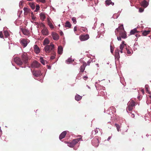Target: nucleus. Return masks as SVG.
<instances>
[{
  "label": "nucleus",
  "instance_id": "5fc2aeb1",
  "mask_svg": "<svg viewBox=\"0 0 151 151\" xmlns=\"http://www.w3.org/2000/svg\"><path fill=\"white\" fill-rule=\"evenodd\" d=\"M60 35L61 36H62L63 35V32L61 31L60 32Z\"/></svg>",
  "mask_w": 151,
  "mask_h": 151
},
{
  "label": "nucleus",
  "instance_id": "cd10ccee",
  "mask_svg": "<svg viewBox=\"0 0 151 151\" xmlns=\"http://www.w3.org/2000/svg\"><path fill=\"white\" fill-rule=\"evenodd\" d=\"M150 32V30L145 31L142 32V34L144 36H146L149 34Z\"/></svg>",
  "mask_w": 151,
  "mask_h": 151
},
{
  "label": "nucleus",
  "instance_id": "37998d69",
  "mask_svg": "<svg viewBox=\"0 0 151 151\" xmlns=\"http://www.w3.org/2000/svg\"><path fill=\"white\" fill-rule=\"evenodd\" d=\"M126 50H127V54H131V52L128 49L126 48Z\"/></svg>",
  "mask_w": 151,
  "mask_h": 151
},
{
  "label": "nucleus",
  "instance_id": "f3484780",
  "mask_svg": "<svg viewBox=\"0 0 151 151\" xmlns=\"http://www.w3.org/2000/svg\"><path fill=\"white\" fill-rule=\"evenodd\" d=\"M22 32L23 34L26 35H28L29 34V31L25 29L24 28L22 29Z\"/></svg>",
  "mask_w": 151,
  "mask_h": 151
},
{
  "label": "nucleus",
  "instance_id": "dca6fc26",
  "mask_svg": "<svg viewBox=\"0 0 151 151\" xmlns=\"http://www.w3.org/2000/svg\"><path fill=\"white\" fill-rule=\"evenodd\" d=\"M34 49L35 52L36 53L38 54L40 52V49L37 45H34Z\"/></svg>",
  "mask_w": 151,
  "mask_h": 151
},
{
  "label": "nucleus",
  "instance_id": "680f3d73",
  "mask_svg": "<svg viewBox=\"0 0 151 151\" xmlns=\"http://www.w3.org/2000/svg\"><path fill=\"white\" fill-rule=\"evenodd\" d=\"M64 27H66V22L64 24Z\"/></svg>",
  "mask_w": 151,
  "mask_h": 151
},
{
  "label": "nucleus",
  "instance_id": "de8ad7c7",
  "mask_svg": "<svg viewBox=\"0 0 151 151\" xmlns=\"http://www.w3.org/2000/svg\"><path fill=\"white\" fill-rule=\"evenodd\" d=\"M144 10V9L141 8H139V12H143Z\"/></svg>",
  "mask_w": 151,
  "mask_h": 151
},
{
  "label": "nucleus",
  "instance_id": "79ce46f5",
  "mask_svg": "<svg viewBox=\"0 0 151 151\" xmlns=\"http://www.w3.org/2000/svg\"><path fill=\"white\" fill-rule=\"evenodd\" d=\"M91 63V60H89L87 62V63H86L87 64V65H90V63Z\"/></svg>",
  "mask_w": 151,
  "mask_h": 151
},
{
  "label": "nucleus",
  "instance_id": "a19ab883",
  "mask_svg": "<svg viewBox=\"0 0 151 151\" xmlns=\"http://www.w3.org/2000/svg\"><path fill=\"white\" fill-rule=\"evenodd\" d=\"M125 46L122 45H120V50H122L125 47Z\"/></svg>",
  "mask_w": 151,
  "mask_h": 151
},
{
  "label": "nucleus",
  "instance_id": "e2e57ef3",
  "mask_svg": "<svg viewBox=\"0 0 151 151\" xmlns=\"http://www.w3.org/2000/svg\"><path fill=\"white\" fill-rule=\"evenodd\" d=\"M150 98L151 101V96H150Z\"/></svg>",
  "mask_w": 151,
  "mask_h": 151
},
{
  "label": "nucleus",
  "instance_id": "a18cd8bd",
  "mask_svg": "<svg viewBox=\"0 0 151 151\" xmlns=\"http://www.w3.org/2000/svg\"><path fill=\"white\" fill-rule=\"evenodd\" d=\"M0 37L1 38H3V34L1 32H0Z\"/></svg>",
  "mask_w": 151,
  "mask_h": 151
},
{
  "label": "nucleus",
  "instance_id": "bb28decb",
  "mask_svg": "<svg viewBox=\"0 0 151 151\" xmlns=\"http://www.w3.org/2000/svg\"><path fill=\"white\" fill-rule=\"evenodd\" d=\"M49 43V41L48 39L47 38H45L44 39L43 44L44 45H45L46 44H48Z\"/></svg>",
  "mask_w": 151,
  "mask_h": 151
},
{
  "label": "nucleus",
  "instance_id": "7ed1b4c3",
  "mask_svg": "<svg viewBox=\"0 0 151 151\" xmlns=\"http://www.w3.org/2000/svg\"><path fill=\"white\" fill-rule=\"evenodd\" d=\"M81 140H82L81 138L74 139L71 142H67V144L68 146L69 147H73Z\"/></svg>",
  "mask_w": 151,
  "mask_h": 151
},
{
  "label": "nucleus",
  "instance_id": "20e7f679",
  "mask_svg": "<svg viewBox=\"0 0 151 151\" xmlns=\"http://www.w3.org/2000/svg\"><path fill=\"white\" fill-rule=\"evenodd\" d=\"M21 58L23 63L26 64L28 63V57L27 53L26 52L23 53L22 55Z\"/></svg>",
  "mask_w": 151,
  "mask_h": 151
},
{
  "label": "nucleus",
  "instance_id": "3c124183",
  "mask_svg": "<svg viewBox=\"0 0 151 151\" xmlns=\"http://www.w3.org/2000/svg\"><path fill=\"white\" fill-rule=\"evenodd\" d=\"M83 78L85 80H86L87 79V78H88V77L87 76H83Z\"/></svg>",
  "mask_w": 151,
  "mask_h": 151
},
{
  "label": "nucleus",
  "instance_id": "f257e3e1",
  "mask_svg": "<svg viewBox=\"0 0 151 151\" xmlns=\"http://www.w3.org/2000/svg\"><path fill=\"white\" fill-rule=\"evenodd\" d=\"M116 34L119 33V36L117 37V38L118 40L121 41V37L123 38H125L127 37V35L126 32L125 31L123 25L121 24L118 28L116 29L115 31Z\"/></svg>",
  "mask_w": 151,
  "mask_h": 151
},
{
  "label": "nucleus",
  "instance_id": "4d7b16f0",
  "mask_svg": "<svg viewBox=\"0 0 151 151\" xmlns=\"http://www.w3.org/2000/svg\"><path fill=\"white\" fill-rule=\"evenodd\" d=\"M135 36L137 37H139L140 36L138 34H136Z\"/></svg>",
  "mask_w": 151,
  "mask_h": 151
},
{
  "label": "nucleus",
  "instance_id": "5701e85b",
  "mask_svg": "<svg viewBox=\"0 0 151 151\" xmlns=\"http://www.w3.org/2000/svg\"><path fill=\"white\" fill-rule=\"evenodd\" d=\"M63 47L61 46H59L58 48V53L59 54H61L63 52Z\"/></svg>",
  "mask_w": 151,
  "mask_h": 151
},
{
  "label": "nucleus",
  "instance_id": "0eeeda50",
  "mask_svg": "<svg viewBox=\"0 0 151 151\" xmlns=\"http://www.w3.org/2000/svg\"><path fill=\"white\" fill-rule=\"evenodd\" d=\"M20 43L24 47L27 46L28 41L26 39H23L20 40Z\"/></svg>",
  "mask_w": 151,
  "mask_h": 151
},
{
  "label": "nucleus",
  "instance_id": "6e6552de",
  "mask_svg": "<svg viewBox=\"0 0 151 151\" xmlns=\"http://www.w3.org/2000/svg\"><path fill=\"white\" fill-rule=\"evenodd\" d=\"M82 63V65L80 68V73L83 72L85 70L86 66H87V64L84 61H83Z\"/></svg>",
  "mask_w": 151,
  "mask_h": 151
},
{
  "label": "nucleus",
  "instance_id": "ddd939ff",
  "mask_svg": "<svg viewBox=\"0 0 151 151\" xmlns=\"http://www.w3.org/2000/svg\"><path fill=\"white\" fill-rule=\"evenodd\" d=\"M119 50L117 49L116 50L115 53V57L116 59H117L118 60L120 58V55L119 54Z\"/></svg>",
  "mask_w": 151,
  "mask_h": 151
},
{
  "label": "nucleus",
  "instance_id": "72a5a7b5",
  "mask_svg": "<svg viewBox=\"0 0 151 151\" xmlns=\"http://www.w3.org/2000/svg\"><path fill=\"white\" fill-rule=\"evenodd\" d=\"M72 20L74 24H76V17H73L72 18Z\"/></svg>",
  "mask_w": 151,
  "mask_h": 151
},
{
  "label": "nucleus",
  "instance_id": "c85d7f7f",
  "mask_svg": "<svg viewBox=\"0 0 151 151\" xmlns=\"http://www.w3.org/2000/svg\"><path fill=\"white\" fill-rule=\"evenodd\" d=\"M24 13L27 14L30 11V9H29L26 7H24Z\"/></svg>",
  "mask_w": 151,
  "mask_h": 151
},
{
  "label": "nucleus",
  "instance_id": "7c9ffc66",
  "mask_svg": "<svg viewBox=\"0 0 151 151\" xmlns=\"http://www.w3.org/2000/svg\"><path fill=\"white\" fill-rule=\"evenodd\" d=\"M115 126L116 127V129L119 132L120 131V126L119 125L117 124H115Z\"/></svg>",
  "mask_w": 151,
  "mask_h": 151
},
{
  "label": "nucleus",
  "instance_id": "a211bd4d",
  "mask_svg": "<svg viewBox=\"0 0 151 151\" xmlns=\"http://www.w3.org/2000/svg\"><path fill=\"white\" fill-rule=\"evenodd\" d=\"M40 18L42 21L44 20L46 18L45 15L44 13H41L40 14Z\"/></svg>",
  "mask_w": 151,
  "mask_h": 151
},
{
  "label": "nucleus",
  "instance_id": "4c0bfd02",
  "mask_svg": "<svg viewBox=\"0 0 151 151\" xmlns=\"http://www.w3.org/2000/svg\"><path fill=\"white\" fill-rule=\"evenodd\" d=\"M71 26V25L70 22L68 21H67V27H68L69 28H70Z\"/></svg>",
  "mask_w": 151,
  "mask_h": 151
},
{
  "label": "nucleus",
  "instance_id": "c756f323",
  "mask_svg": "<svg viewBox=\"0 0 151 151\" xmlns=\"http://www.w3.org/2000/svg\"><path fill=\"white\" fill-rule=\"evenodd\" d=\"M29 4L30 5L31 7L33 9H34L35 8V5L34 3H32L31 2L29 3Z\"/></svg>",
  "mask_w": 151,
  "mask_h": 151
},
{
  "label": "nucleus",
  "instance_id": "864d4df0",
  "mask_svg": "<svg viewBox=\"0 0 151 151\" xmlns=\"http://www.w3.org/2000/svg\"><path fill=\"white\" fill-rule=\"evenodd\" d=\"M120 45H125V44H124V41H123L122 42V44Z\"/></svg>",
  "mask_w": 151,
  "mask_h": 151
},
{
  "label": "nucleus",
  "instance_id": "052dcab7",
  "mask_svg": "<svg viewBox=\"0 0 151 151\" xmlns=\"http://www.w3.org/2000/svg\"><path fill=\"white\" fill-rule=\"evenodd\" d=\"M120 52L121 53H123V50H120Z\"/></svg>",
  "mask_w": 151,
  "mask_h": 151
},
{
  "label": "nucleus",
  "instance_id": "473e14b6",
  "mask_svg": "<svg viewBox=\"0 0 151 151\" xmlns=\"http://www.w3.org/2000/svg\"><path fill=\"white\" fill-rule=\"evenodd\" d=\"M74 61V60H72L71 58H69L67 60V62L72 63Z\"/></svg>",
  "mask_w": 151,
  "mask_h": 151
},
{
  "label": "nucleus",
  "instance_id": "c9c22d12",
  "mask_svg": "<svg viewBox=\"0 0 151 151\" xmlns=\"http://www.w3.org/2000/svg\"><path fill=\"white\" fill-rule=\"evenodd\" d=\"M40 8V6L39 5H36V9L35 10V12H37L39 10Z\"/></svg>",
  "mask_w": 151,
  "mask_h": 151
},
{
  "label": "nucleus",
  "instance_id": "f03ea898",
  "mask_svg": "<svg viewBox=\"0 0 151 151\" xmlns=\"http://www.w3.org/2000/svg\"><path fill=\"white\" fill-rule=\"evenodd\" d=\"M45 51L46 52L49 53L51 52H52L55 51V48L54 45L51 43L50 45H47L44 48Z\"/></svg>",
  "mask_w": 151,
  "mask_h": 151
},
{
  "label": "nucleus",
  "instance_id": "1a4fd4ad",
  "mask_svg": "<svg viewBox=\"0 0 151 151\" xmlns=\"http://www.w3.org/2000/svg\"><path fill=\"white\" fill-rule=\"evenodd\" d=\"M89 37V35L88 34L85 35H81L79 36V38L81 41H85L87 40Z\"/></svg>",
  "mask_w": 151,
  "mask_h": 151
},
{
  "label": "nucleus",
  "instance_id": "603ef678",
  "mask_svg": "<svg viewBox=\"0 0 151 151\" xmlns=\"http://www.w3.org/2000/svg\"><path fill=\"white\" fill-rule=\"evenodd\" d=\"M77 27L76 26H75L74 27V32H76L77 31Z\"/></svg>",
  "mask_w": 151,
  "mask_h": 151
},
{
  "label": "nucleus",
  "instance_id": "393cba45",
  "mask_svg": "<svg viewBox=\"0 0 151 151\" xmlns=\"http://www.w3.org/2000/svg\"><path fill=\"white\" fill-rule=\"evenodd\" d=\"M47 23L48 25L51 29H52L54 28V26L53 25L50 20H48V21Z\"/></svg>",
  "mask_w": 151,
  "mask_h": 151
},
{
  "label": "nucleus",
  "instance_id": "c03bdc74",
  "mask_svg": "<svg viewBox=\"0 0 151 151\" xmlns=\"http://www.w3.org/2000/svg\"><path fill=\"white\" fill-rule=\"evenodd\" d=\"M110 50H111V53H113L114 51V50L112 49V46L111 45L110 46Z\"/></svg>",
  "mask_w": 151,
  "mask_h": 151
},
{
  "label": "nucleus",
  "instance_id": "f704fd0d",
  "mask_svg": "<svg viewBox=\"0 0 151 151\" xmlns=\"http://www.w3.org/2000/svg\"><path fill=\"white\" fill-rule=\"evenodd\" d=\"M31 18L34 21L35 20V19L36 18V17L34 16L32 12L31 13Z\"/></svg>",
  "mask_w": 151,
  "mask_h": 151
},
{
  "label": "nucleus",
  "instance_id": "49530a36",
  "mask_svg": "<svg viewBox=\"0 0 151 151\" xmlns=\"http://www.w3.org/2000/svg\"><path fill=\"white\" fill-rule=\"evenodd\" d=\"M99 129H98L97 128H96L95 129L94 131L95 132V134H96V133H98V132L99 131Z\"/></svg>",
  "mask_w": 151,
  "mask_h": 151
},
{
  "label": "nucleus",
  "instance_id": "a878e982",
  "mask_svg": "<svg viewBox=\"0 0 151 151\" xmlns=\"http://www.w3.org/2000/svg\"><path fill=\"white\" fill-rule=\"evenodd\" d=\"M51 54L52 55L50 57V59L53 60L55 58V57L56 56V52H52Z\"/></svg>",
  "mask_w": 151,
  "mask_h": 151
},
{
  "label": "nucleus",
  "instance_id": "8fccbe9b",
  "mask_svg": "<svg viewBox=\"0 0 151 151\" xmlns=\"http://www.w3.org/2000/svg\"><path fill=\"white\" fill-rule=\"evenodd\" d=\"M39 1L43 3H44L45 2V0H39Z\"/></svg>",
  "mask_w": 151,
  "mask_h": 151
},
{
  "label": "nucleus",
  "instance_id": "423d86ee",
  "mask_svg": "<svg viewBox=\"0 0 151 151\" xmlns=\"http://www.w3.org/2000/svg\"><path fill=\"white\" fill-rule=\"evenodd\" d=\"M14 62L19 65H22L23 63L21 59L18 57L14 58Z\"/></svg>",
  "mask_w": 151,
  "mask_h": 151
},
{
  "label": "nucleus",
  "instance_id": "b1692460",
  "mask_svg": "<svg viewBox=\"0 0 151 151\" xmlns=\"http://www.w3.org/2000/svg\"><path fill=\"white\" fill-rule=\"evenodd\" d=\"M82 98V96L78 95H77L75 96V99L76 101H80Z\"/></svg>",
  "mask_w": 151,
  "mask_h": 151
},
{
  "label": "nucleus",
  "instance_id": "2eb2a0df",
  "mask_svg": "<svg viewBox=\"0 0 151 151\" xmlns=\"http://www.w3.org/2000/svg\"><path fill=\"white\" fill-rule=\"evenodd\" d=\"M40 65V64L37 61L34 62L32 64V66L36 68L39 67Z\"/></svg>",
  "mask_w": 151,
  "mask_h": 151
},
{
  "label": "nucleus",
  "instance_id": "bf43d9fd",
  "mask_svg": "<svg viewBox=\"0 0 151 151\" xmlns=\"http://www.w3.org/2000/svg\"><path fill=\"white\" fill-rule=\"evenodd\" d=\"M110 138H111V137H109L107 139L108 141H109L110 139Z\"/></svg>",
  "mask_w": 151,
  "mask_h": 151
},
{
  "label": "nucleus",
  "instance_id": "e433bc0d",
  "mask_svg": "<svg viewBox=\"0 0 151 151\" xmlns=\"http://www.w3.org/2000/svg\"><path fill=\"white\" fill-rule=\"evenodd\" d=\"M40 27H43V28H46L45 27V25L42 23H40Z\"/></svg>",
  "mask_w": 151,
  "mask_h": 151
},
{
  "label": "nucleus",
  "instance_id": "13d9d810",
  "mask_svg": "<svg viewBox=\"0 0 151 151\" xmlns=\"http://www.w3.org/2000/svg\"><path fill=\"white\" fill-rule=\"evenodd\" d=\"M141 91L142 92V93H143V94H144V89L141 90Z\"/></svg>",
  "mask_w": 151,
  "mask_h": 151
},
{
  "label": "nucleus",
  "instance_id": "09e8293b",
  "mask_svg": "<svg viewBox=\"0 0 151 151\" xmlns=\"http://www.w3.org/2000/svg\"><path fill=\"white\" fill-rule=\"evenodd\" d=\"M70 136V135L69 134V132L67 131V137H69Z\"/></svg>",
  "mask_w": 151,
  "mask_h": 151
},
{
  "label": "nucleus",
  "instance_id": "4be33fe9",
  "mask_svg": "<svg viewBox=\"0 0 151 151\" xmlns=\"http://www.w3.org/2000/svg\"><path fill=\"white\" fill-rule=\"evenodd\" d=\"M138 32H139L137 31V29L134 28L130 32V35H134L137 33Z\"/></svg>",
  "mask_w": 151,
  "mask_h": 151
},
{
  "label": "nucleus",
  "instance_id": "4468645a",
  "mask_svg": "<svg viewBox=\"0 0 151 151\" xmlns=\"http://www.w3.org/2000/svg\"><path fill=\"white\" fill-rule=\"evenodd\" d=\"M42 33L43 35H48V31L47 28H44L42 30Z\"/></svg>",
  "mask_w": 151,
  "mask_h": 151
},
{
  "label": "nucleus",
  "instance_id": "9b49d317",
  "mask_svg": "<svg viewBox=\"0 0 151 151\" xmlns=\"http://www.w3.org/2000/svg\"><path fill=\"white\" fill-rule=\"evenodd\" d=\"M92 142L94 146L96 147L99 145V140L97 138H94L92 140Z\"/></svg>",
  "mask_w": 151,
  "mask_h": 151
},
{
  "label": "nucleus",
  "instance_id": "39448f33",
  "mask_svg": "<svg viewBox=\"0 0 151 151\" xmlns=\"http://www.w3.org/2000/svg\"><path fill=\"white\" fill-rule=\"evenodd\" d=\"M135 102L133 101L132 100L131 102H130L128 103V106L127 108V111H132L133 109V107L135 106Z\"/></svg>",
  "mask_w": 151,
  "mask_h": 151
},
{
  "label": "nucleus",
  "instance_id": "6e6d98bb",
  "mask_svg": "<svg viewBox=\"0 0 151 151\" xmlns=\"http://www.w3.org/2000/svg\"><path fill=\"white\" fill-rule=\"evenodd\" d=\"M131 116H132V117L134 118V114H132Z\"/></svg>",
  "mask_w": 151,
  "mask_h": 151
},
{
  "label": "nucleus",
  "instance_id": "58836bf2",
  "mask_svg": "<svg viewBox=\"0 0 151 151\" xmlns=\"http://www.w3.org/2000/svg\"><path fill=\"white\" fill-rule=\"evenodd\" d=\"M5 35L7 37L9 36L8 32L7 31H5L4 32Z\"/></svg>",
  "mask_w": 151,
  "mask_h": 151
},
{
  "label": "nucleus",
  "instance_id": "9d476101",
  "mask_svg": "<svg viewBox=\"0 0 151 151\" xmlns=\"http://www.w3.org/2000/svg\"><path fill=\"white\" fill-rule=\"evenodd\" d=\"M51 36L53 40H57L59 39V36L58 34L54 32H52L51 34Z\"/></svg>",
  "mask_w": 151,
  "mask_h": 151
},
{
  "label": "nucleus",
  "instance_id": "aec40b11",
  "mask_svg": "<svg viewBox=\"0 0 151 151\" xmlns=\"http://www.w3.org/2000/svg\"><path fill=\"white\" fill-rule=\"evenodd\" d=\"M66 135V131H65L63 132L60 135L59 139L61 140Z\"/></svg>",
  "mask_w": 151,
  "mask_h": 151
},
{
  "label": "nucleus",
  "instance_id": "ea45409f",
  "mask_svg": "<svg viewBox=\"0 0 151 151\" xmlns=\"http://www.w3.org/2000/svg\"><path fill=\"white\" fill-rule=\"evenodd\" d=\"M146 91H149V86L148 85H146L145 86Z\"/></svg>",
  "mask_w": 151,
  "mask_h": 151
},
{
  "label": "nucleus",
  "instance_id": "2f4dec72",
  "mask_svg": "<svg viewBox=\"0 0 151 151\" xmlns=\"http://www.w3.org/2000/svg\"><path fill=\"white\" fill-rule=\"evenodd\" d=\"M40 62L43 65L45 64V61L43 59V58L41 57L40 58Z\"/></svg>",
  "mask_w": 151,
  "mask_h": 151
},
{
  "label": "nucleus",
  "instance_id": "f8f14e48",
  "mask_svg": "<svg viewBox=\"0 0 151 151\" xmlns=\"http://www.w3.org/2000/svg\"><path fill=\"white\" fill-rule=\"evenodd\" d=\"M33 75L35 77H38L42 75L40 70H34L32 71Z\"/></svg>",
  "mask_w": 151,
  "mask_h": 151
},
{
  "label": "nucleus",
  "instance_id": "6ab92c4d",
  "mask_svg": "<svg viewBox=\"0 0 151 151\" xmlns=\"http://www.w3.org/2000/svg\"><path fill=\"white\" fill-rule=\"evenodd\" d=\"M141 4L142 6L145 8L147 7L148 5V3L145 1H142Z\"/></svg>",
  "mask_w": 151,
  "mask_h": 151
},
{
  "label": "nucleus",
  "instance_id": "412c9836",
  "mask_svg": "<svg viewBox=\"0 0 151 151\" xmlns=\"http://www.w3.org/2000/svg\"><path fill=\"white\" fill-rule=\"evenodd\" d=\"M105 4L106 5L108 6H109L110 4H111L112 6L114 5V3L112 2L111 0H106L105 1Z\"/></svg>",
  "mask_w": 151,
  "mask_h": 151
}]
</instances>
